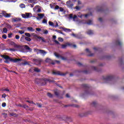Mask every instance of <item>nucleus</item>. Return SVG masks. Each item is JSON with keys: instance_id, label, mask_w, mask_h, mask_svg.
Instances as JSON below:
<instances>
[{"instance_id": "nucleus-11", "label": "nucleus", "mask_w": 124, "mask_h": 124, "mask_svg": "<svg viewBox=\"0 0 124 124\" xmlns=\"http://www.w3.org/2000/svg\"><path fill=\"white\" fill-rule=\"evenodd\" d=\"M61 46L62 49H65V48H66V47H67L68 46H72V44L69 43H66L65 44L61 45Z\"/></svg>"}, {"instance_id": "nucleus-22", "label": "nucleus", "mask_w": 124, "mask_h": 124, "mask_svg": "<svg viewBox=\"0 0 124 124\" xmlns=\"http://www.w3.org/2000/svg\"><path fill=\"white\" fill-rule=\"evenodd\" d=\"M116 45H119V46H122V45H123L122 42L120 41L119 40L116 41Z\"/></svg>"}, {"instance_id": "nucleus-55", "label": "nucleus", "mask_w": 124, "mask_h": 124, "mask_svg": "<svg viewBox=\"0 0 124 124\" xmlns=\"http://www.w3.org/2000/svg\"><path fill=\"white\" fill-rule=\"evenodd\" d=\"M6 97V94L3 93L2 95V98H5Z\"/></svg>"}, {"instance_id": "nucleus-33", "label": "nucleus", "mask_w": 124, "mask_h": 124, "mask_svg": "<svg viewBox=\"0 0 124 124\" xmlns=\"http://www.w3.org/2000/svg\"><path fill=\"white\" fill-rule=\"evenodd\" d=\"M8 31L6 28H3V32H4V33H7Z\"/></svg>"}, {"instance_id": "nucleus-8", "label": "nucleus", "mask_w": 124, "mask_h": 124, "mask_svg": "<svg viewBox=\"0 0 124 124\" xmlns=\"http://www.w3.org/2000/svg\"><path fill=\"white\" fill-rule=\"evenodd\" d=\"M82 87L85 90V93H89L90 86H89L88 84H82Z\"/></svg>"}, {"instance_id": "nucleus-3", "label": "nucleus", "mask_w": 124, "mask_h": 124, "mask_svg": "<svg viewBox=\"0 0 124 124\" xmlns=\"http://www.w3.org/2000/svg\"><path fill=\"white\" fill-rule=\"evenodd\" d=\"M22 17H23L24 19H29V18H31V13H26L25 14H22Z\"/></svg>"}, {"instance_id": "nucleus-49", "label": "nucleus", "mask_w": 124, "mask_h": 124, "mask_svg": "<svg viewBox=\"0 0 124 124\" xmlns=\"http://www.w3.org/2000/svg\"><path fill=\"white\" fill-rule=\"evenodd\" d=\"M54 94H55V95H56V96H59V92H57V91H55L54 92Z\"/></svg>"}, {"instance_id": "nucleus-58", "label": "nucleus", "mask_w": 124, "mask_h": 124, "mask_svg": "<svg viewBox=\"0 0 124 124\" xmlns=\"http://www.w3.org/2000/svg\"><path fill=\"white\" fill-rule=\"evenodd\" d=\"M55 9L56 10H58V9H60V6H59V5H56L55 7Z\"/></svg>"}, {"instance_id": "nucleus-54", "label": "nucleus", "mask_w": 124, "mask_h": 124, "mask_svg": "<svg viewBox=\"0 0 124 124\" xmlns=\"http://www.w3.org/2000/svg\"><path fill=\"white\" fill-rule=\"evenodd\" d=\"M19 33H20V34H23V33H25V31H18Z\"/></svg>"}, {"instance_id": "nucleus-28", "label": "nucleus", "mask_w": 124, "mask_h": 124, "mask_svg": "<svg viewBox=\"0 0 124 124\" xmlns=\"http://www.w3.org/2000/svg\"><path fill=\"white\" fill-rule=\"evenodd\" d=\"M46 62H48L49 63H51V62H52V60H51V59H50V58H47L46 60Z\"/></svg>"}, {"instance_id": "nucleus-31", "label": "nucleus", "mask_w": 124, "mask_h": 124, "mask_svg": "<svg viewBox=\"0 0 124 124\" xmlns=\"http://www.w3.org/2000/svg\"><path fill=\"white\" fill-rule=\"evenodd\" d=\"M93 31L92 30H89L87 31V34H89L90 35L91 34H93Z\"/></svg>"}, {"instance_id": "nucleus-46", "label": "nucleus", "mask_w": 124, "mask_h": 124, "mask_svg": "<svg viewBox=\"0 0 124 124\" xmlns=\"http://www.w3.org/2000/svg\"><path fill=\"white\" fill-rule=\"evenodd\" d=\"M58 40L60 42H62L63 41V39H62V38L59 37L58 38Z\"/></svg>"}, {"instance_id": "nucleus-5", "label": "nucleus", "mask_w": 124, "mask_h": 124, "mask_svg": "<svg viewBox=\"0 0 124 124\" xmlns=\"http://www.w3.org/2000/svg\"><path fill=\"white\" fill-rule=\"evenodd\" d=\"M34 51H35L36 52H39L37 53V54H39L40 53V54H42V55H44V56H45V55L47 54V52H46L45 50H42V49H38L37 48H36L34 49Z\"/></svg>"}, {"instance_id": "nucleus-39", "label": "nucleus", "mask_w": 124, "mask_h": 124, "mask_svg": "<svg viewBox=\"0 0 124 124\" xmlns=\"http://www.w3.org/2000/svg\"><path fill=\"white\" fill-rule=\"evenodd\" d=\"M10 17H11V14H7L5 16V18H10Z\"/></svg>"}, {"instance_id": "nucleus-9", "label": "nucleus", "mask_w": 124, "mask_h": 124, "mask_svg": "<svg viewBox=\"0 0 124 124\" xmlns=\"http://www.w3.org/2000/svg\"><path fill=\"white\" fill-rule=\"evenodd\" d=\"M10 45H11L12 46H14L15 48H21V46H19L17 45L15 42L13 41H10Z\"/></svg>"}, {"instance_id": "nucleus-4", "label": "nucleus", "mask_w": 124, "mask_h": 124, "mask_svg": "<svg viewBox=\"0 0 124 124\" xmlns=\"http://www.w3.org/2000/svg\"><path fill=\"white\" fill-rule=\"evenodd\" d=\"M33 61L34 62H35V64H36V65H40V64H41V62H43L41 59H33Z\"/></svg>"}, {"instance_id": "nucleus-2", "label": "nucleus", "mask_w": 124, "mask_h": 124, "mask_svg": "<svg viewBox=\"0 0 124 124\" xmlns=\"http://www.w3.org/2000/svg\"><path fill=\"white\" fill-rule=\"evenodd\" d=\"M103 79L106 81V82H108V81L114 80V77L113 76H103Z\"/></svg>"}, {"instance_id": "nucleus-32", "label": "nucleus", "mask_w": 124, "mask_h": 124, "mask_svg": "<svg viewBox=\"0 0 124 124\" xmlns=\"http://www.w3.org/2000/svg\"><path fill=\"white\" fill-rule=\"evenodd\" d=\"M86 24L87 25H93V21L91 20H88V22H86Z\"/></svg>"}, {"instance_id": "nucleus-43", "label": "nucleus", "mask_w": 124, "mask_h": 124, "mask_svg": "<svg viewBox=\"0 0 124 124\" xmlns=\"http://www.w3.org/2000/svg\"><path fill=\"white\" fill-rule=\"evenodd\" d=\"M54 42L55 44H56L57 45H61V44H60V42H59V41H58L57 40H55Z\"/></svg>"}, {"instance_id": "nucleus-42", "label": "nucleus", "mask_w": 124, "mask_h": 124, "mask_svg": "<svg viewBox=\"0 0 124 124\" xmlns=\"http://www.w3.org/2000/svg\"><path fill=\"white\" fill-rule=\"evenodd\" d=\"M26 102H28L29 103H30L31 104H35V103H33V101H32L27 100Z\"/></svg>"}, {"instance_id": "nucleus-53", "label": "nucleus", "mask_w": 124, "mask_h": 124, "mask_svg": "<svg viewBox=\"0 0 124 124\" xmlns=\"http://www.w3.org/2000/svg\"><path fill=\"white\" fill-rule=\"evenodd\" d=\"M43 24H47V19H44L42 21Z\"/></svg>"}, {"instance_id": "nucleus-17", "label": "nucleus", "mask_w": 124, "mask_h": 124, "mask_svg": "<svg viewBox=\"0 0 124 124\" xmlns=\"http://www.w3.org/2000/svg\"><path fill=\"white\" fill-rule=\"evenodd\" d=\"M61 29H62V30H63V31H65L66 32H69L71 31V30L69 29L64 28L63 27H62Z\"/></svg>"}, {"instance_id": "nucleus-21", "label": "nucleus", "mask_w": 124, "mask_h": 124, "mask_svg": "<svg viewBox=\"0 0 124 124\" xmlns=\"http://www.w3.org/2000/svg\"><path fill=\"white\" fill-rule=\"evenodd\" d=\"M68 106H72V107H75L76 108H78L79 106L77 105H74V104H72V105H65V107H67Z\"/></svg>"}, {"instance_id": "nucleus-7", "label": "nucleus", "mask_w": 124, "mask_h": 124, "mask_svg": "<svg viewBox=\"0 0 124 124\" xmlns=\"http://www.w3.org/2000/svg\"><path fill=\"white\" fill-rule=\"evenodd\" d=\"M66 4L68 8H69L70 9H72V8H73L74 4H73V3H71V1L70 0H68Z\"/></svg>"}, {"instance_id": "nucleus-62", "label": "nucleus", "mask_w": 124, "mask_h": 124, "mask_svg": "<svg viewBox=\"0 0 124 124\" xmlns=\"http://www.w3.org/2000/svg\"><path fill=\"white\" fill-rule=\"evenodd\" d=\"M76 9H77V10H80V7L78 6H76L75 7Z\"/></svg>"}, {"instance_id": "nucleus-18", "label": "nucleus", "mask_w": 124, "mask_h": 124, "mask_svg": "<svg viewBox=\"0 0 124 124\" xmlns=\"http://www.w3.org/2000/svg\"><path fill=\"white\" fill-rule=\"evenodd\" d=\"M35 84H40L41 83V79L35 78Z\"/></svg>"}, {"instance_id": "nucleus-50", "label": "nucleus", "mask_w": 124, "mask_h": 124, "mask_svg": "<svg viewBox=\"0 0 124 124\" xmlns=\"http://www.w3.org/2000/svg\"><path fill=\"white\" fill-rule=\"evenodd\" d=\"M28 2H29V3H34V0H29Z\"/></svg>"}, {"instance_id": "nucleus-19", "label": "nucleus", "mask_w": 124, "mask_h": 124, "mask_svg": "<svg viewBox=\"0 0 124 124\" xmlns=\"http://www.w3.org/2000/svg\"><path fill=\"white\" fill-rule=\"evenodd\" d=\"M24 47H25L26 50H28L29 52H31V51H32L31 48L30 47H29V46L28 45L24 46Z\"/></svg>"}, {"instance_id": "nucleus-27", "label": "nucleus", "mask_w": 124, "mask_h": 124, "mask_svg": "<svg viewBox=\"0 0 124 124\" xmlns=\"http://www.w3.org/2000/svg\"><path fill=\"white\" fill-rule=\"evenodd\" d=\"M44 14H38V16H39V17H40V19H42V18H43L44 17Z\"/></svg>"}, {"instance_id": "nucleus-29", "label": "nucleus", "mask_w": 124, "mask_h": 124, "mask_svg": "<svg viewBox=\"0 0 124 124\" xmlns=\"http://www.w3.org/2000/svg\"><path fill=\"white\" fill-rule=\"evenodd\" d=\"M25 39L26 41H31V39L30 37H25Z\"/></svg>"}, {"instance_id": "nucleus-24", "label": "nucleus", "mask_w": 124, "mask_h": 124, "mask_svg": "<svg viewBox=\"0 0 124 124\" xmlns=\"http://www.w3.org/2000/svg\"><path fill=\"white\" fill-rule=\"evenodd\" d=\"M27 30L29 31H35V30L33 29L32 27H28L27 28Z\"/></svg>"}, {"instance_id": "nucleus-57", "label": "nucleus", "mask_w": 124, "mask_h": 124, "mask_svg": "<svg viewBox=\"0 0 124 124\" xmlns=\"http://www.w3.org/2000/svg\"><path fill=\"white\" fill-rule=\"evenodd\" d=\"M15 37L16 39H20V36L19 35H16Z\"/></svg>"}, {"instance_id": "nucleus-56", "label": "nucleus", "mask_w": 124, "mask_h": 124, "mask_svg": "<svg viewBox=\"0 0 124 124\" xmlns=\"http://www.w3.org/2000/svg\"><path fill=\"white\" fill-rule=\"evenodd\" d=\"M85 51L87 52V53H89V54H91V51H90V49H89V48H86L85 49Z\"/></svg>"}, {"instance_id": "nucleus-23", "label": "nucleus", "mask_w": 124, "mask_h": 124, "mask_svg": "<svg viewBox=\"0 0 124 124\" xmlns=\"http://www.w3.org/2000/svg\"><path fill=\"white\" fill-rule=\"evenodd\" d=\"M12 21L13 22H18V21H21V18H13Z\"/></svg>"}, {"instance_id": "nucleus-1", "label": "nucleus", "mask_w": 124, "mask_h": 124, "mask_svg": "<svg viewBox=\"0 0 124 124\" xmlns=\"http://www.w3.org/2000/svg\"><path fill=\"white\" fill-rule=\"evenodd\" d=\"M0 57L5 60V61H4V62L5 63H9L10 62H21L22 61L21 59H12L10 58V57H9L8 55H1Z\"/></svg>"}, {"instance_id": "nucleus-41", "label": "nucleus", "mask_w": 124, "mask_h": 124, "mask_svg": "<svg viewBox=\"0 0 124 124\" xmlns=\"http://www.w3.org/2000/svg\"><path fill=\"white\" fill-rule=\"evenodd\" d=\"M12 35H13V33H9L8 34V37L9 38H11V37H12Z\"/></svg>"}, {"instance_id": "nucleus-35", "label": "nucleus", "mask_w": 124, "mask_h": 124, "mask_svg": "<svg viewBox=\"0 0 124 124\" xmlns=\"http://www.w3.org/2000/svg\"><path fill=\"white\" fill-rule=\"evenodd\" d=\"M34 71H35V72H40V69H38V68H35L34 69Z\"/></svg>"}, {"instance_id": "nucleus-47", "label": "nucleus", "mask_w": 124, "mask_h": 124, "mask_svg": "<svg viewBox=\"0 0 124 124\" xmlns=\"http://www.w3.org/2000/svg\"><path fill=\"white\" fill-rule=\"evenodd\" d=\"M10 116H11V117H13L14 116H17V114L16 113H11L10 114Z\"/></svg>"}, {"instance_id": "nucleus-45", "label": "nucleus", "mask_w": 124, "mask_h": 124, "mask_svg": "<svg viewBox=\"0 0 124 124\" xmlns=\"http://www.w3.org/2000/svg\"><path fill=\"white\" fill-rule=\"evenodd\" d=\"M59 9L61 11V12H64V9L62 7H60Z\"/></svg>"}, {"instance_id": "nucleus-36", "label": "nucleus", "mask_w": 124, "mask_h": 124, "mask_svg": "<svg viewBox=\"0 0 124 124\" xmlns=\"http://www.w3.org/2000/svg\"><path fill=\"white\" fill-rule=\"evenodd\" d=\"M48 24H49V26H51L52 27H55V24H54V23H53L51 21H49Z\"/></svg>"}, {"instance_id": "nucleus-51", "label": "nucleus", "mask_w": 124, "mask_h": 124, "mask_svg": "<svg viewBox=\"0 0 124 124\" xmlns=\"http://www.w3.org/2000/svg\"><path fill=\"white\" fill-rule=\"evenodd\" d=\"M46 81L49 82V83H53L54 82V80H51L49 79H46Z\"/></svg>"}, {"instance_id": "nucleus-20", "label": "nucleus", "mask_w": 124, "mask_h": 124, "mask_svg": "<svg viewBox=\"0 0 124 124\" xmlns=\"http://www.w3.org/2000/svg\"><path fill=\"white\" fill-rule=\"evenodd\" d=\"M97 11L98 12H103V11H104V10H103V8L102 7H97Z\"/></svg>"}, {"instance_id": "nucleus-40", "label": "nucleus", "mask_w": 124, "mask_h": 124, "mask_svg": "<svg viewBox=\"0 0 124 124\" xmlns=\"http://www.w3.org/2000/svg\"><path fill=\"white\" fill-rule=\"evenodd\" d=\"M47 96H48V97H50L52 98L53 97V94H52L51 93H47Z\"/></svg>"}, {"instance_id": "nucleus-6", "label": "nucleus", "mask_w": 124, "mask_h": 124, "mask_svg": "<svg viewBox=\"0 0 124 124\" xmlns=\"http://www.w3.org/2000/svg\"><path fill=\"white\" fill-rule=\"evenodd\" d=\"M52 73L54 75H59L60 76H65V75H66V74L62 73L59 71H53Z\"/></svg>"}, {"instance_id": "nucleus-63", "label": "nucleus", "mask_w": 124, "mask_h": 124, "mask_svg": "<svg viewBox=\"0 0 124 124\" xmlns=\"http://www.w3.org/2000/svg\"><path fill=\"white\" fill-rule=\"evenodd\" d=\"M48 31L47 30H46L44 32V34H48Z\"/></svg>"}, {"instance_id": "nucleus-60", "label": "nucleus", "mask_w": 124, "mask_h": 124, "mask_svg": "<svg viewBox=\"0 0 124 124\" xmlns=\"http://www.w3.org/2000/svg\"><path fill=\"white\" fill-rule=\"evenodd\" d=\"M2 115L5 119H6V118L7 117V114L6 113H3Z\"/></svg>"}, {"instance_id": "nucleus-59", "label": "nucleus", "mask_w": 124, "mask_h": 124, "mask_svg": "<svg viewBox=\"0 0 124 124\" xmlns=\"http://www.w3.org/2000/svg\"><path fill=\"white\" fill-rule=\"evenodd\" d=\"M7 28H8V29H12V27L11 26V25L8 24L7 25Z\"/></svg>"}, {"instance_id": "nucleus-38", "label": "nucleus", "mask_w": 124, "mask_h": 124, "mask_svg": "<svg viewBox=\"0 0 124 124\" xmlns=\"http://www.w3.org/2000/svg\"><path fill=\"white\" fill-rule=\"evenodd\" d=\"M25 35L27 37H31V35L30 33H25Z\"/></svg>"}, {"instance_id": "nucleus-34", "label": "nucleus", "mask_w": 124, "mask_h": 124, "mask_svg": "<svg viewBox=\"0 0 124 124\" xmlns=\"http://www.w3.org/2000/svg\"><path fill=\"white\" fill-rule=\"evenodd\" d=\"M19 7L20 8H25L26 7V5L24 4L21 3L19 5Z\"/></svg>"}, {"instance_id": "nucleus-15", "label": "nucleus", "mask_w": 124, "mask_h": 124, "mask_svg": "<svg viewBox=\"0 0 124 124\" xmlns=\"http://www.w3.org/2000/svg\"><path fill=\"white\" fill-rule=\"evenodd\" d=\"M36 38H37L38 39L41 40L42 42H46V41L45 40V39L43 37L38 36H35Z\"/></svg>"}, {"instance_id": "nucleus-14", "label": "nucleus", "mask_w": 124, "mask_h": 124, "mask_svg": "<svg viewBox=\"0 0 124 124\" xmlns=\"http://www.w3.org/2000/svg\"><path fill=\"white\" fill-rule=\"evenodd\" d=\"M88 115V113L87 112H82L78 114L79 117H80V118H82L83 117H86Z\"/></svg>"}, {"instance_id": "nucleus-12", "label": "nucleus", "mask_w": 124, "mask_h": 124, "mask_svg": "<svg viewBox=\"0 0 124 124\" xmlns=\"http://www.w3.org/2000/svg\"><path fill=\"white\" fill-rule=\"evenodd\" d=\"M54 55H55V56H56L57 58H61V59L63 61H67V58L61 56V55H60L59 54L57 53V52H55Z\"/></svg>"}, {"instance_id": "nucleus-13", "label": "nucleus", "mask_w": 124, "mask_h": 124, "mask_svg": "<svg viewBox=\"0 0 124 124\" xmlns=\"http://www.w3.org/2000/svg\"><path fill=\"white\" fill-rule=\"evenodd\" d=\"M69 19H73V20H75L76 18H77V16L74 15L73 16V14H71L69 15Z\"/></svg>"}, {"instance_id": "nucleus-61", "label": "nucleus", "mask_w": 124, "mask_h": 124, "mask_svg": "<svg viewBox=\"0 0 124 124\" xmlns=\"http://www.w3.org/2000/svg\"><path fill=\"white\" fill-rule=\"evenodd\" d=\"M96 62V60H92L90 61V62L91 63H93L94 62Z\"/></svg>"}, {"instance_id": "nucleus-52", "label": "nucleus", "mask_w": 124, "mask_h": 124, "mask_svg": "<svg viewBox=\"0 0 124 124\" xmlns=\"http://www.w3.org/2000/svg\"><path fill=\"white\" fill-rule=\"evenodd\" d=\"M9 51H11V52H15L16 51V49L15 48H10Z\"/></svg>"}, {"instance_id": "nucleus-64", "label": "nucleus", "mask_w": 124, "mask_h": 124, "mask_svg": "<svg viewBox=\"0 0 124 124\" xmlns=\"http://www.w3.org/2000/svg\"><path fill=\"white\" fill-rule=\"evenodd\" d=\"M5 106H6V103H3L2 104V107H5Z\"/></svg>"}, {"instance_id": "nucleus-48", "label": "nucleus", "mask_w": 124, "mask_h": 124, "mask_svg": "<svg viewBox=\"0 0 124 124\" xmlns=\"http://www.w3.org/2000/svg\"><path fill=\"white\" fill-rule=\"evenodd\" d=\"M2 38L3 39H6V38H7V36H6V34H3V35L2 36Z\"/></svg>"}, {"instance_id": "nucleus-10", "label": "nucleus", "mask_w": 124, "mask_h": 124, "mask_svg": "<svg viewBox=\"0 0 124 124\" xmlns=\"http://www.w3.org/2000/svg\"><path fill=\"white\" fill-rule=\"evenodd\" d=\"M47 84V78H42L41 80V86H45Z\"/></svg>"}, {"instance_id": "nucleus-25", "label": "nucleus", "mask_w": 124, "mask_h": 124, "mask_svg": "<svg viewBox=\"0 0 124 124\" xmlns=\"http://www.w3.org/2000/svg\"><path fill=\"white\" fill-rule=\"evenodd\" d=\"M119 63L120 65H124V62L123 61V58L119 59Z\"/></svg>"}, {"instance_id": "nucleus-26", "label": "nucleus", "mask_w": 124, "mask_h": 124, "mask_svg": "<svg viewBox=\"0 0 124 124\" xmlns=\"http://www.w3.org/2000/svg\"><path fill=\"white\" fill-rule=\"evenodd\" d=\"M24 37H25V35H23L22 37H21L20 38V41H21V42H25V39Z\"/></svg>"}, {"instance_id": "nucleus-37", "label": "nucleus", "mask_w": 124, "mask_h": 124, "mask_svg": "<svg viewBox=\"0 0 124 124\" xmlns=\"http://www.w3.org/2000/svg\"><path fill=\"white\" fill-rule=\"evenodd\" d=\"M92 105H93L94 107H96V105H97V103L95 101H94L92 103Z\"/></svg>"}, {"instance_id": "nucleus-44", "label": "nucleus", "mask_w": 124, "mask_h": 124, "mask_svg": "<svg viewBox=\"0 0 124 124\" xmlns=\"http://www.w3.org/2000/svg\"><path fill=\"white\" fill-rule=\"evenodd\" d=\"M56 31H57L58 32H59V33H61V34H64L63 33V32H62V31L61 30H56Z\"/></svg>"}, {"instance_id": "nucleus-30", "label": "nucleus", "mask_w": 124, "mask_h": 124, "mask_svg": "<svg viewBox=\"0 0 124 124\" xmlns=\"http://www.w3.org/2000/svg\"><path fill=\"white\" fill-rule=\"evenodd\" d=\"M2 17H5V16H6L7 13H6V12L3 11H2Z\"/></svg>"}, {"instance_id": "nucleus-16", "label": "nucleus", "mask_w": 124, "mask_h": 124, "mask_svg": "<svg viewBox=\"0 0 124 124\" xmlns=\"http://www.w3.org/2000/svg\"><path fill=\"white\" fill-rule=\"evenodd\" d=\"M92 68L93 70H94L95 71H96L97 72H100V69H99L97 67L92 66Z\"/></svg>"}]
</instances>
